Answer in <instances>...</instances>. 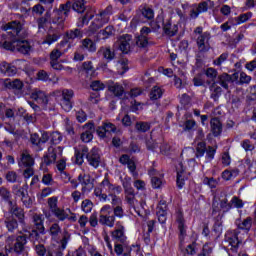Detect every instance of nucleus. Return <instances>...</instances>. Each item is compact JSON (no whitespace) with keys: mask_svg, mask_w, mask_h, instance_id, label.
I'll use <instances>...</instances> for the list:
<instances>
[{"mask_svg":"<svg viewBox=\"0 0 256 256\" xmlns=\"http://www.w3.org/2000/svg\"><path fill=\"white\" fill-rule=\"evenodd\" d=\"M71 9L76 11V13H85L82 17L78 18L77 27L79 28L89 25L91 19L95 17L93 9L85 5V0H74V2L67 1L64 4H60L59 8H55L52 15L50 13V25H56L58 31H63V29H65V21L67 17H69Z\"/></svg>","mask_w":256,"mask_h":256,"instance_id":"1","label":"nucleus"},{"mask_svg":"<svg viewBox=\"0 0 256 256\" xmlns=\"http://www.w3.org/2000/svg\"><path fill=\"white\" fill-rule=\"evenodd\" d=\"M1 29L2 31H6L8 35H11L12 38L0 43V47H3L6 51L17 52L22 55H29V53H31L33 47L31 43H29V40L24 39L27 37V34L23 29V23H21V21L13 20L2 25Z\"/></svg>","mask_w":256,"mask_h":256,"instance_id":"2","label":"nucleus"},{"mask_svg":"<svg viewBox=\"0 0 256 256\" xmlns=\"http://www.w3.org/2000/svg\"><path fill=\"white\" fill-rule=\"evenodd\" d=\"M98 221L100 225H106V227L115 226V216H113L111 205H104L101 208Z\"/></svg>","mask_w":256,"mask_h":256,"instance_id":"3","label":"nucleus"},{"mask_svg":"<svg viewBox=\"0 0 256 256\" xmlns=\"http://www.w3.org/2000/svg\"><path fill=\"white\" fill-rule=\"evenodd\" d=\"M96 133L100 139H111L112 133H121V129L111 122H103L96 128Z\"/></svg>","mask_w":256,"mask_h":256,"instance_id":"4","label":"nucleus"},{"mask_svg":"<svg viewBox=\"0 0 256 256\" xmlns=\"http://www.w3.org/2000/svg\"><path fill=\"white\" fill-rule=\"evenodd\" d=\"M175 220L178 225L179 241L181 244L185 243V237H187V226L185 225V216L183 211L178 209L175 213Z\"/></svg>","mask_w":256,"mask_h":256,"instance_id":"5","label":"nucleus"},{"mask_svg":"<svg viewBox=\"0 0 256 256\" xmlns=\"http://www.w3.org/2000/svg\"><path fill=\"white\" fill-rule=\"evenodd\" d=\"M131 43H133V36L124 34L118 37L115 45L124 55H127L131 53Z\"/></svg>","mask_w":256,"mask_h":256,"instance_id":"6","label":"nucleus"},{"mask_svg":"<svg viewBox=\"0 0 256 256\" xmlns=\"http://www.w3.org/2000/svg\"><path fill=\"white\" fill-rule=\"evenodd\" d=\"M225 241L226 243L229 244L230 251H232V253H237V251L239 250V244L241 243V241H239V231L238 230L228 231L225 234Z\"/></svg>","mask_w":256,"mask_h":256,"instance_id":"7","label":"nucleus"},{"mask_svg":"<svg viewBox=\"0 0 256 256\" xmlns=\"http://www.w3.org/2000/svg\"><path fill=\"white\" fill-rule=\"evenodd\" d=\"M112 240L115 241V243H121L122 245H125L127 242V236L125 235V226H123V223L121 221L116 222V227L114 231L111 232Z\"/></svg>","mask_w":256,"mask_h":256,"instance_id":"8","label":"nucleus"},{"mask_svg":"<svg viewBox=\"0 0 256 256\" xmlns=\"http://www.w3.org/2000/svg\"><path fill=\"white\" fill-rule=\"evenodd\" d=\"M27 245V240L24 236L19 235L15 239V243L13 246H10L9 249H7L8 253H11L14 251V253H17L18 255L27 256V252L25 251V246Z\"/></svg>","mask_w":256,"mask_h":256,"instance_id":"9","label":"nucleus"},{"mask_svg":"<svg viewBox=\"0 0 256 256\" xmlns=\"http://www.w3.org/2000/svg\"><path fill=\"white\" fill-rule=\"evenodd\" d=\"M69 239H71V234L67 230H64L63 237L60 240V245L54 246L53 248L49 249L48 251L52 252L54 256H63V251L67 249V244L69 243Z\"/></svg>","mask_w":256,"mask_h":256,"instance_id":"10","label":"nucleus"},{"mask_svg":"<svg viewBox=\"0 0 256 256\" xmlns=\"http://www.w3.org/2000/svg\"><path fill=\"white\" fill-rule=\"evenodd\" d=\"M239 79V72H235L232 75H229L228 73H222L218 75L216 83L218 85H221L223 89L228 90L229 89V83H235Z\"/></svg>","mask_w":256,"mask_h":256,"instance_id":"11","label":"nucleus"},{"mask_svg":"<svg viewBox=\"0 0 256 256\" xmlns=\"http://www.w3.org/2000/svg\"><path fill=\"white\" fill-rule=\"evenodd\" d=\"M8 205L9 213L11 214L10 217L16 219V221L19 222L20 225H25V210L19 207L17 204H14L13 202H10V204Z\"/></svg>","mask_w":256,"mask_h":256,"instance_id":"12","label":"nucleus"},{"mask_svg":"<svg viewBox=\"0 0 256 256\" xmlns=\"http://www.w3.org/2000/svg\"><path fill=\"white\" fill-rule=\"evenodd\" d=\"M211 40V33L204 32L202 35L198 36L196 43L198 47V51L200 53H207L209 49H211V44L209 41Z\"/></svg>","mask_w":256,"mask_h":256,"instance_id":"13","label":"nucleus"},{"mask_svg":"<svg viewBox=\"0 0 256 256\" xmlns=\"http://www.w3.org/2000/svg\"><path fill=\"white\" fill-rule=\"evenodd\" d=\"M61 39V31L53 26H50L44 40L42 41V45H53V43H57Z\"/></svg>","mask_w":256,"mask_h":256,"instance_id":"14","label":"nucleus"},{"mask_svg":"<svg viewBox=\"0 0 256 256\" xmlns=\"http://www.w3.org/2000/svg\"><path fill=\"white\" fill-rule=\"evenodd\" d=\"M78 182L82 185V193H85V191H93L95 187V179L91 178V175L86 173L79 174Z\"/></svg>","mask_w":256,"mask_h":256,"instance_id":"15","label":"nucleus"},{"mask_svg":"<svg viewBox=\"0 0 256 256\" xmlns=\"http://www.w3.org/2000/svg\"><path fill=\"white\" fill-rule=\"evenodd\" d=\"M75 39H83V32L79 28L66 31L64 40H62L59 45L60 47H64L69 41H75Z\"/></svg>","mask_w":256,"mask_h":256,"instance_id":"16","label":"nucleus"},{"mask_svg":"<svg viewBox=\"0 0 256 256\" xmlns=\"http://www.w3.org/2000/svg\"><path fill=\"white\" fill-rule=\"evenodd\" d=\"M151 33V28L143 27L140 31V35L136 37V45L141 49H145L149 45V34Z\"/></svg>","mask_w":256,"mask_h":256,"instance_id":"17","label":"nucleus"},{"mask_svg":"<svg viewBox=\"0 0 256 256\" xmlns=\"http://www.w3.org/2000/svg\"><path fill=\"white\" fill-rule=\"evenodd\" d=\"M57 153L58 155H61V153H63V148L61 146H58L57 148L49 147L48 154L44 156L43 163L47 166L55 163V161H57Z\"/></svg>","mask_w":256,"mask_h":256,"instance_id":"18","label":"nucleus"},{"mask_svg":"<svg viewBox=\"0 0 256 256\" xmlns=\"http://www.w3.org/2000/svg\"><path fill=\"white\" fill-rule=\"evenodd\" d=\"M86 159L91 167L97 169V167L101 165V154H99V148L94 147L90 150V152L88 151Z\"/></svg>","mask_w":256,"mask_h":256,"instance_id":"19","label":"nucleus"},{"mask_svg":"<svg viewBox=\"0 0 256 256\" xmlns=\"http://www.w3.org/2000/svg\"><path fill=\"white\" fill-rule=\"evenodd\" d=\"M84 132L81 134L80 139L83 143H90L93 141V132L95 131V124L88 122L83 126Z\"/></svg>","mask_w":256,"mask_h":256,"instance_id":"20","label":"nucleus"},{"mask_svg":"<svg viewBox=\"0 0 256 256\" xmlns=\"http://www.w3.org/2000/svg\"><path fill=\"white\" fill-rule=\"evenodd\" d=\"M97 57H102L107 63H111L115 59V50L110 46H101L97 51Z\"/></svg>","mask_w":256,"mask_h":256,"instance_id":"21","label":"nucleus"},{"mask_svg":"<svg viewBox=\"0 0 256 256\" xmlns=\"http://www.w3.org/2000/svg\"><path fill=\"white\" fill-rule=\"evenodd\" d=\"M107 87L108 91L114 94V97H118V99H123V95H125V88H123V85L110 80L107 82Z\"/></svg>","mask_w":256,"mask_h":256,"instance_id":"22","label":"nucleus"},{"mask_svg":"<svg viewBox=\"0 0 256 256\" xmlns=\"http://www.w3.org/2000/svg\"><path fill=\"white\" fill-rule=\"evenodd\" d=\"M244 167L246 168V176H248L249 179H256V161L246 157L244 159Z\"/></svg>","mask_w":256,"mask_h":256,"instance_id":"23","label":"nucleus"},{"mask_svg":"<svg viewBox=\"0 0 256 256\" xmlns=\"http://www.w3.org/2000/svg\"><path fill=\"white\" fill-rule=\"evenodd\" d=\"M210 129L214 137H219L223 133V124L219 117H214L210 120Z\"/></svg>","mask_w":256,"mask_h":256,"instance_id":"24","label":"nucleus"},{"mask_svg":"<svg viewBox=\"0 0 256 256\" xmlns=\"http://www.w3.org/2000/svg\"><path fill=\"white\" fill-rule=\"evenodd\" d=\"M20 235L24 237V239H29L32 243H35V241H39V230L32 228L31 230L24 228L22 231H20Z\"/></svg>","mask_w":256,"mask_h":256,"instance_id":"25","label":"nucleus"},{"mask_svg":"<svg viewBox=\"0 0 256 256\" xmlns=\"http://www.w3.org/2000/svg\"><path fill=\"white\" fill-rule=\"evenodd\" d=\"M104 25H107V22H103V20L96 16V18L91 22L90 26L88 27V37L91 35H95L99 29H102Z\"/></svg>","mask_w":256,"mask_h":256,"instance_id":"26","label":"nucleus"},{"mask_svg":"<svg viewBox=\"0 0 256 256\" xmlns=\"http://www.w3.org/2000/svg\"><path fill=\"white\" fill-rule=\"evenodd\" d=\"M139 17H144L145 19L151 20V19H153V17H155V13L153 12V9H151L149 7H144V8H142L140 15H136L132 19L131 25H135V23H139V21H141L139 19Z\"/></svg>","mask_w":256,"mask_h":256,"instance_id":"27","label":"nucleus"},{"mask_svg":"<svg viewBox=\"0 0 256 256\" xmlns=\"http://www.w3.org/2000/svg\"><path fill=\"white\" fill-rule=\"evenodd\" d=\"M163 31L167 37H175L179 31V26L177 24H172L171 20H167L163 23Z\"/></svg>","mask_w":256,"mask_h":256,"instance_id":"28","label":"nucleus"},{"mask_svg":"<svg viewBox=\"0 0 256 256\" xmlns=\"http://www.w3.org/2000/svg\"><path fill=\"white\" fill-rule=\"evenodd\" d=\"M33 223H34V229H36L40 235H45V225H44L43 215L34 214Z\"/></svg>","mask_w":256,"mask_h":256,"instance_id":"29","label":"nucleus"},{"mask_svg":"<svg viewBox=\"0 0 256 256\" xmlns=\"http://www.w3.org/2000/svg\"><path fill=\"white\" fill-rule=\"evenodd\" d=\"M179 249L182 256H195L197 255V242H192L185 249H183V242L179 244Z\"/></svg>","mask_w":256,"mask_h":256,"instance_id":"30","label":"nucleus"},{"mask_svg":"<svg viewBox=\"0 0 256 256\" xmlns=\"http://www.w3.org/2000/svg\"><path fill=\"white\" fill-rule=\"evenodd\" d=\"M19 167H33L35 165V159L29 155L27 152H23L20 155V160L18 161Z\"/></svg>","mask_w":256,"mask_h":256,"instance_id":"31","label":"nucleus"},{"mask_svg":"<svg viewBox=\"0 0 256 256\" xmlns=\"http://www.w3.org/2000/svg\"><path fill=\"white\" fill-rule=\"evenodd\" d=\"M80 49L88 51V53H95L97 51V44L90 38H85L81 40Z\"/></svg>","mask_w":256,"mask_h":256,"instance_id":"32","label":"nucleus"},{"mask_svg":"<svg viewBox=\"0 0 256 256\" xmlns=\"http://www.w3.org/2000/svg\"><path fill=\"white\" fill-rule=\"evenodd\" d=\"M31 99H34V101H37L38 103H42V105H47V103H49V98H47L45 92L41 90H34L31 93Z\"/></svg>","mask_w":256,"mask_h":256,"instance_id":"33","label":"nucleus"},{"mask_svg":"<svg viewBox=\"0 0 256 256\" xmlns=\"http://www.w3.org/2000/svg\"><path fill=\"white\" fill-rule=\"evenodd\" d=\"M236 225L238 229L242 231H251V227H253V218L247 217L243 221L241 219L236 220Z\"/></svg>","mask_w":256,"mask_h":256,"instance_id":"34","label":"nucleus"},{"mask_svg":"<svg viewBox=\"0 0 256 256\" xmlns=\"http://www.w3.org/2000/svg\"><path fill=\"white\" fill-rule=\"evenodd\" d=\"M4 85L6 89H13L14 91H21L23 89V82L19 79L5 80Z\"/></svg>","mask_w":256,"mask_h":256,"instance_id":"35","label":"nucleus"},{"mask_svg":"<svg viewBox=\"0 0 256 256\" xmlns=\"http://www.w3.org/2000/svg\"><path fill=\"white\" fill-rule=\"evenodd\" d=\"M4 224L9 233H13L16 229L19 228V222L17 219L11 216L5 218Z\"/></svg>","mask_w":256,"mask_h":256,"instance_id":"36","label":"nucleus"},{"mask_svg":"<svg viewBox=\"0 0 256 256\" xmlns=\"http://www.w3.org/2000/svg\"><path fill=\"white\" fill-rule=\"evenodd\" d=\"M88 153H89V148H87L86 146H83L80 150H77L75 153L76 163L78 165H83V159L84 157L87 158Z\"/></svg>","mask_w":256,"mask_h":256,"instance_id":"37","label":"nucleus"},{"mask_svg":"<svg viewBox=\"0 0 256 256\" xmlns=\"http://www.w3.org/2000/svg\"><path fill=\"white\" fill-rule=\"evenodd\" d=\"M210 91H212L211 99L217 101V99L221 97L223 89L221 88V86H218L217 82H212V84L210 85Z\"/></svg>","mask_w":256,"mask_h":256,"instance_id":"38","label":"nucleus"},{"mask_svg":"<svg viewBox=\"0 0 256 256\" xmlns=\"http://www.w3.org/2000/svg\"><path fill=\"white\" fill-rule=\"evenodd\" d=\"M135 130L137 133H147L151 130V122L138 121L135 124Z\"/></svg>","mask_w":256,"mask_h":256,"instance_id":"39","label":"nucleus"},{"mask_svg":"<svg viewBox=\"0 0 256 256\" xmlns=\"http://www.w3.org/2000/svg\"><path fill=\"white\" fill-rule=\"evenodd\" d=\"M30 143L35 147L36 151H43V146L41 144V137L37 133L30 135Z\"/></svg>","mask_w":256,"mask_h":256,"instance_id":"40","label":"nucleus"},{"mask_svg":"<svg viewBox=\"0 0 256 256\" xmlns=\"http://www.w3.org/2000/svg\"><path fill=\"white\" fill-rule=\"evenodd\" d=\"M204 74L206 75L207 79L211 81V83H217V77H219V72L217 69L209 67L204 71Z\"/></svg>","mask_w":256,"mask_h":256,"instance_id":"41","label":"nucleus"},{"mask_svg":"<svg viewBox=\"0 0 256 256\" xmlns=\"http://www.w3.org/2000/svg\"><path fill=\"white\" fill-rule=\"evenodd\" d=\"M51 21V11H47L44 16L37 19L38 29H45V25Z\"/></svg>","mask_w":256,"mask_h":256,"instance_id":"42","label":"nucleus"},{"mask_svg":"<svg viewBox=\"0 0 256 256\" xmlns=\"http://www.w3.org/2000/svg\"><path fill=\"white\" fill-rule=\"evenodd\" d=\"M12 195H11V191H9V189L5 188V186H1L0 187V199H2V201H5L6 203H8V205H10V203H12L13 201H11Z\"/></svg>","mask_w":256,"mask_h":256,"instance_id":"43","label":"nucleus"},{"mask_svg":"<svg viewBox=\"0 0 256 256\" xmlns=\"http://www.w3.org/2000/svg\"><path fill=\"white\" fill-rule=\"evenodd\" d=\"M206 151H207V143L198 142L196 145L195 157H197V159H200V157H203L205 155Z\"/></svg>","mask_w":256,"mask_h":256,"instance_id":"44","label":"nucleus"},{"mask_svg":"<svg viewBox=\"0 0 256 256\" xmlns=\"http://www.w3.org/2000/svg\"><path fill=\"white\" fill-rule=\"evenodd\" d=\"M163 97V90L159 86H154L150 92L151 101H157Z\"/></svg>","mask_w":256,"mask_h":256,"instance_id":"45","label":"nucleus"},{"mask_svg":"<svg viewBox=\"0 0 256 256\" xmlns=\"http://www.w3.org/2000/svg\"><path fill=\"white\" fill-rule=\"evenodd\" d=\"M112 11L113 7L108 6L105 10L101 11L96 16H98L103 21V23H109V16L111 15Z\"/></svg>","mask_w":256,"mask_h":256,"instance_id":"46","label":"nucleus"},{"mask_svg":"<svg viewBox=\"0 0 256 256\" xmlns=\"http://www.w3.org/2000/svg\"><path fill=\"white\" fill-rule=\"evenodd\" d=\"M213 233H215L216 237H220L221 233H223V221H221L219 216L213 225Z\"/></svg>","mask_w":256,"mask_h":256,"instance_id":"47","label":"nucleus"},{"mask_svg":"<svg viewBox=\"0 0 256 256\" xmlns=\"http://www.w3.org/2000/svg\"><path fill=\"white\" fill-rule=\"evenodd\" d=\"M82 71H84L87 75H92L95 74V67H93V62L91 61H86L82 63Z\"/></svg>","mask_w":256,"mask_h":256,"instance_id":"48","label":"nucleus"},{"mask_svg":"<svg viewBox=\"0 0 256 256\" xmlns=\"http://www.w3.org/2000/svg\"><path fill=\"white\" fill-rule=\"evenodd\" d=\"M99 34L103 36V39H109V37H113V35H115V28L109 25L105 29L100 30Z\"/></svg>","mask_w":256,"mask_h":256,"instance_id":"49","label":"nucleus"},{"mask_svg":"<svg viewBox=\"0 0 256 256\" xmlns=\"http://www.w3.org/2000/svg\"><path fill=\"white\" fill-rule=\"evenodd\" d=\"M220 208L222 209L223 213H229V211L233 209V205L231 201L229 202L227 197H225L224 199L220 200Z\"/></svg>","mask_w":256,"mask_h":256,"instance_id":"50","label":"nucleus"},{"mask_svg":"<svg viewBox=\"0 0 256 256\" xmlns=\"http://www.w3.org/2000/svg\"><path fill=\"white\" fill-rule=\"evenodd\" d=\"M54 217H56V219H58V221H65V219H69V214H67V212H65V210L58 208L57 210H55L54 212H52Z\"/></svg>","mask_w":256,"mask_h":256,"instance_id":"51","label":"nucleus"},{"mask_svg":"<svg viewBox=\"0 0 256 256\" xmlns=\"http://www.w3.org/2000/svg\"><path fill=\"white\" fill-rule=\"evenodd\" d=\"M157 217L159 223H161V225H165V223H167V210L163 207L158 208Z\"/></svg>","mask_w":256,"mask_h":256,"instance_id":"52","label":"nucleus"},{"mask_svg":"<svg viewBox=\"0 0 256 256\" xmlns=\"http://www.w3.org/2000/svg\"><path fill=\"white\" fill-rule=\"evenodd\" d=\"M5 179L8 183H18L19 175L15 171H8L5 174Z\"/></svg>","mask_w":256,"mask_h":256,"instance_id":"53","label":"nucleus"},{"mask_svg":"<svg viewBox=\"0 0 256 256\" xmlns=\"http://www.w3.org/2000/svg\"><path fill=\"white\" fill-rule=\"evenodd\" d=\"M81 209L84 213H91V211H93V202L89 199H85L81 204Z\"/></svg>","mask_w":256,"mask_h":256,"instance_id":"54","label":"nucleus"},{"mask_svg":"<svg viewBox=\"0 0 256 256\" xmlns=\"http://www.w3.org/2000/svg\"><path fill=\"white\" fill-rule=\"evenodd\" d=\"M227 59H229V53L224 52L217 59L213 60V65L221 67V65H223V63L226 62Z\"/></svg>","mask_w":256,"mask_h":256,"instance_id":"55","label":"nucleus"},{"mask_svg":"<svg viewBox=\"0 0 256 256\" xmlns=\"http://www.w3.org/2000/svg\"><path fill=\"white\" fill-rule=\"evenodd\" d=\"M206 161H213L215 159V153H217V150L213 148V146L206 147Z\"/></svg>","mask_w":256,"mask_h":256,"instance_id":"56","label":"nucleus"},{"mask_svg":"<svg viewBox=\"0 0 256 256\" xmlns=\"http://www.w3.org/2000/svg\"><path fill=\"white\" fill-rule=\"evenodd\" d=\"M49 232L52 237H59V233H61V226H59V223H53L50 226Z\"/></svg>","mask_w":256,"mask_h":256,"instance_id":"57","label":"nucleus"},{"mask_svg":"<svg viewBox=\"0 0 256 256\" xmlns=\"http://www.w3.org/2000/svg\"><path fill=\"white\" fill-rule=\"evenodd\" d=\"M231 203H232V207H235L236 209H243V207H245V203L243 202V200L237 196H234L231 199Z\"/></svg>","mask_w":256,"mask_h":256,"instance_id":"58","label":"nucleus"},{"mask_svg":"<svg viewBox=\"0 0 256 256\" xmlns=\"http://www.w3.org/2000/svg\"><path fill=\"white\" fill-rule=\"evenodd\" d=\"M239 77L240 78L238 80H236L237 85H243L245 83H250L251 82V76L246 75L245 72H241L239 74Z\"/></svg>","mask_w":256,"mask_h":256,"instance_id":"59","label":"nucleus"},{"mask_svg":"<svg viewBox=\"0 0 256 256\" xmlns=\"http://www.w3.org/2000/svg\"><path fill=\"white\" fill-rule=\"evenodd\" d=\"M48 206L51 211V213H55L59 209V206H57V197H51L48 199Z\"/></svg>","mask_w":256,"mask_h":256,"instance_id":"60","label":"nucleus"},{"mask_svg":"<svg viewBox=\"0 0 256 256\" xmlns=\"http://www.w3.org/2000/svg\"><path fill=\"white\" fill-rule=\"evenodd\" d=\"M63 53L59 49H53L50 53V62L59 61Z\"/></svg>","mask_w":256,"mask_h":256,"instance_id":"61","label":"nucleus"},{"mask_svg":"<svg viewBox=\"0 0 256 256\" xmlns=\"http://www.w3.org/2000/svg\"><path fill=\"white\" fill-rule=\"evenodd\" d=\"M197 126V122L195 120L187 119L184 122V131H193L195 127Z\"/></svg>","mask_w":256,"mask_h":256,"instance_id":"62","label":"nucleus"},{"mask_svg":"<svg viewBox=\"0 0 256 256\" xmlns=\"http://www.w3.org/2000/svg\"><path fill=\"white\" fill-rule=\"evenodd\" d=\"M241 147L245 150V151H253L255 149V145H253V143H251V140L249 139H245L241 142Z\"/></svg>","mask_w":256,"mask_h":256,"instance_id":"63","label":"nucleus"},{"mask_svg":"<svg viewBox=\"0 0 256 256\" xmlns=\"http://www.w3.org/2000/svg\"><path fill=\"white\" fill-rule=\"evenodd\" d=\"M66 256H87V252L82 247H80L77 250L68 253Z\"/></svg>","mask_w":256,"mask_h":256,"instance_id":"64","label":"nucleus"}]
</instances>
